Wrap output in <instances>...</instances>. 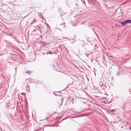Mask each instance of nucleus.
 Masks as SVG:
<instances>
[{"mask_svg": "<svg viewBox=\"0 0 131 131\" xmlns=\"http://www.w3.org/2000/svg\"><path fill=\"white\" fill-rule=\"evenodd\" d=\"M120 23L123 26L125 25V24H127L126 20H125L123 21H121V22Z\"/></svg>", "mask_w": 131, "mask_h": 131, "instance_id": "1", "label": "nucleus"}, {"mask_svg": "<svg viewBox=\"0 0 131 131\" xmlns=\"http://www.w3.org/2000/svg\"><path fill=\"white\" fill-rule=\"evenodd\" d=\"M32 72V71H31L28 70L26 71L25 72V73H26L28 74H30Z\"/></svg>", "mask_w": 131, "mask_h": 131, "instance_id": "2", "label": "nucleus"}, {"mask_svg": "<svg viewBox=\"0 0 131 131\" xmlns=\"http://www.w3.org/2000/svg\"><path fill=\"white\" fill-rule=\"evenodd\" d=\"M25 81H26V82H27V84H28V83H30V81L28 79H25Z\"/></svg>", "mask_w": 131, "mask_h": 131, "instance_id": "3", "label": "nucleus"}, {"mask_svg": "<svg viewBox=\"0 0 131 131\" xmlns=\"http://www.w3.org/2000/svg\"><path fill=\"white\" fill-rule=\"evenodd\" d=\"M127 23H131V20L128 19L126 20Z\"/></svg>", "mask_w": 131, "mask_h": 131, "instance_id": "4", "label": "nucleus"}, {"mask_svg": "<svg viewBox=\"0 0 131 131\" xmlns=\"http://www.w3.org/2000/svg\"><path fill=\"white\" fill-rule=\"evenodd\" d=\"M35 29V30H40V27L37 26L36 27Z\"/></svg>", "mask_w": 131, "mask_h": 131, "instance_id": "5", "label": "nucleus"}, {"mask_svg": "<svg viewBox=\"0 0 131 131\" xmlns=\"http://www.w3.org/2000/svg\"><path fill=\"white\" fill-rule=\"evenodd\" d=\"M99 84H100V86L101 87H102V85H103V84L102 82H100Z\"/></svg>", "mask_w": 131, "mask_h": 131, "instance_id": "6", "label": "nucleus"}, {"mask_svg": "<svg viewBox=\"0 0 131 131\" xmlns=\"http://www.w3.org/2000/svg\"><path fill=\"white\" fill-rule=\"evenodd\" d=\"M101 88L102 89L104 90L105 89V86H102V87Z\"/></svg>", "mask_w": 131, "mask_h": 131, "instance_id": "7", "label": "nucleus"}, {"mask_svg": "<svg viewBox=\"0 0 131 131\" xmlns=\"http://www.w3.org/2000/svg\"><path fill=\"white\" fill-rule=\"evenodd\" d=\"M62 38H63V39H68L67 38H66V37H62Z\"/></svg>", "mask_w": 131, "mask_h": 131, "instance_id": "8", "label": "nucleus"}, {"mask_svg": "<svg viewBox=\"0 0 131 131\" xmlns=\"http://www.w3.org/2000/svg\"><path fill=\"white\" fill-rule=\"evenodd\" d=\"M0 129H1V131H3L2 130V128H1V127H0Z\"/></svg>", "mask_w": 131, "mask_h": 131, "instance_id": "9", "label": "nucleus"}, {"mask_svg": "<svg viewBox=\"0 0 131 131\" xmlns=\"http://www.w3.org/2000/svg\"><path fill=\"white\" fill-rule=\"evenodd\" d=\"M35 30V29H34L33 30V31H34Z\"/></svg>", "mask_w": 131, "mask_h": 131, "instance_id": "10", "label": "nucleus"}, {"mask_svg": "<svg viewBox=\"0 0 131 131\" xmlns=\"http://www.w3.org/2000/svg\"><path fill=\"white\" fill-rule=\"evenodd\" d=\"M129 128L131 130V128L130 127Z\"/></svg>", "mask_w": 131, "mask_h": 131, "instance_id": "11", "label": "nucleus"}, {"mask_svg": "<svg viewBox=\"0 0 131 131\" xmlns=\"http://www.w3.org/2000/svg\"><path fill=\"white\" fill-rule=\"evenodd\" d=\"M24 94V93H21V94Z\"/></svg>", "mask_w": 131, "mask_h": 131, "instance_id": "12", "label": "nucleus"}, {"mask_svg": "<svg viewBox=\"0 0 131 131\" xmlns=\"http://www.w3.org/2000/svg\"><path fill=\"white\" fill-rule=\"evenodd\" d=\"M54 94L56 95V96H57V95L56 94H55V93H54Z\"/></svg>", "mask_w": 131, "mask_h": 131, "instance_id": "13", "label": "nucleus"}, {"mask_svg": "<svg viewBox=\"0 0 131 131\" xmlns=\"http://www.w3.org/2000/svg\"><path fill=\"white\" fill-rule=\"evenodd\" d=\"M15 69H16V68Z\"/></svg>", "mask_w": 131, "mask_h": 131, "instance_id": "14", "label": "nucleus"}, {"mask_svg": "<svg viewBox=\"0 0 131 131\" xmlns=\"http://www.w3.org/2000/svg\"><path fill=\"white\" fill-rule=\"evenodd\" d=\"M46 54H48V53H46Z\"/></svg>", "mask_w": 131, "mask_h": 131, "instance_id": "15", "label": "nucleus"}, {"mask_svg": "<svg viewBox=\"0 0 131 131\" xmlns=\"http://www.w3.org/2000/svg\"><path fill=\"white\" fill-rule=\"evenodd\" d=\"M61 100L62 101V99H61Z\"/></svg>", "mask_w": 131, "mask_h": 131, "instance_id": "16", "label": "nucleus"}, {"mask_svg": "<svg viewBox=\"0 0 131 131\" xmlns=\"http://www.w3.org/2000/svg\"><path fill=\"white\" fill-rule=\"evenodd\" d=\"M46 118V119H47V118Z\"/></svg>", "mask_w": 131, "mask_h": 131, "instance_id": "17", "label": "nucleus"}, {"mask_svg": "<svg viewBox=\"0 0 131 131\" xmlns=\"http://www.w3.org/2000/svg\"><path fill=\"white\" fill-rule=\"evenodd\" d=\"M44 53H43V55H44Z\"/></svg>", "mask_w": 131, "mask_h": 131, "instance_id": "18", "label": "nucleus"}]
</instances>
